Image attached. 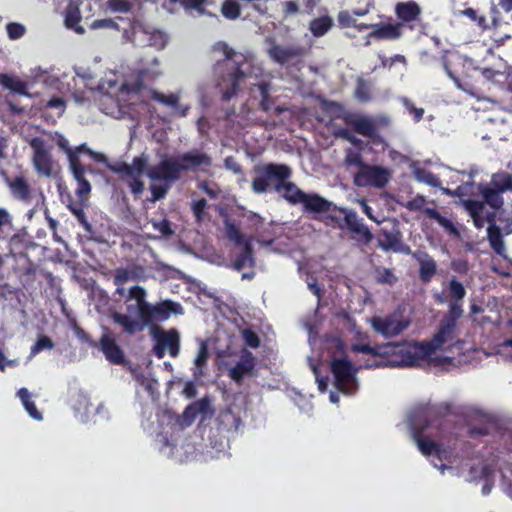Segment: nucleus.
Returning <instances> with one entry per match:
<instances>
[{"instance_id":"obj_1","label":"nucleus","mask_w":512,"mask_h":512,"mask_svg":"<svg viewBox=\"0 0 512 512\" xmlns=\"http://www.w3.org/2000/svg\"><path fill=\"white\" fill-rule=\"evenodd\" d=\"M146 290L138 285L129 289L127 301L135 300V305H128V312L136 310L138 319L119 312L112 314V320L120 325L123 331L129 335L144 330L146 326H153L157 322H164L172 315H182L184 310L180 303L166 299L155 304L146 300Z\"/></svg>"},{"instance_id":"obj_2","label":"nucleus","mask_w":512,"mask_h":512,"mask_svg":"<svg viewBox=\"0 0 512 512\" xmlns=\"http://www.w3.org/2000/svg\"><path fill=\"white\" fill-rule=\"evenodd\" d=\"M445 422V418L436 407L421 406L412 411L409 425L412 437L423 455H440L441 445L430 438L443 435Z\"/></svg>"},{"instance_id":"obj_3","label":"nucleus","mask_w":512,"mask_h":512,"mask_svg":"<svg viewBox=\"0 0 512 512\" xmlns=\"http://www.w3.org/2000/svg\"><path fill=\"white\" fill-rule=\"evenodd\" d=\"M212 164L211 157L198 150H192L178 156L162 158L156 165L149 167L147 176L152 181H159L173 185L179 181L182 174L188 171H196L201 166L209 167Z\"/></svg>"},{"instance_id":"obj_4","label":"nucleus","mask_w":512,"mask_h":512,"mask_svg":"<svg viewBox=\"0 0 512 512\" xmlns=\"http://www.w3.org/2000/svg\"><path fill=\"white\" fill-rule=\"evenodd\" d=\"M225 234L229 241L235 246L241 248V251L236 255L232 262V268L236 271H241L245 267L255 266V257L252 243L256 240L263 246H270L274 243L273 238H265L264 236L255 238L254 236H246L242 233L240 226L233 220H224Z\"/></svg>"},{"instance_id":"obj_5","label":"nucleus","mask_w":512,"mask_h":512,"mask_svg":"<svg viewBox=\"0 0 512 512\" xmlns=\"http://www.w3.org/2000/svg\"><path fill=\"white\" fill-rule=\"evenodd\" d=\"M254 173L251 188L256 194L266 193L271 186L276 191L278 185L292 177L291 167L283 163L270 162L256 165Z\"/></svg>"},{"instance_id":"obj_6","label":"nucleus","mask_w":512,"mask_h":512,"mask_svg":"<svg viewBox=\"0 0 512 512\" xmlns=\"http://www.w3.org/2000/svg\"><path fill=\"white\" fill-rule=\"evenodd\" d=\"M277 193H281L282 197L290 204H302L304 210L313 213L328 212L332 203L316 193L307 194L302 191L295 183L285 180L281 185L276 187Z\"/></svg>"},{"instance_id":"obj_7","label":"nucleus","mask_w":512,"mask_h":512,"mask_svg":"<svg viewBox=\"0 0 512 512\" xmlns=\"http://www.w3.org/2000/svg\"><path fill=\"white\" fill-rule=\"evenodd\" d=\"M340 117L355 133L367 137L369 139L367 144L380 147L382 150L388 146L372 118L349 111L344 112Z\"/></svg>"},{"instance_id":"obj_8","label":"nucleus","mask_w":512,"mask_h":512,"mask_svg":"<svg viewBox=\"0 0 512 512\" xmlns=\"http://www.w3.org/2000/svg\"><path fill=\"white\" fill-rule=\"evenodd\" d=\"M330 369L334 376L335 386L339 391L353 394L357 390L356 373L358 369L347 357L332 359Z\"/></svg>"},{"instance_id":"obj_9","label":"nucleus","mask_w":512,"mask_h":512,"mask_svg":"<svg viewBox=\"0 0 512 512\" xmlns=\"http://www.w3.org/2000/svg\"><path fill=\"white\" fill-rule=\"evenodd\" d=\"M151 335L155 340L152 352L157 359L164 358L166 351L173 358L179 355L180 334L176 329L164 330L157 325H153Z\"/></svg>"},{"instance_id":"obj_10","label":"nucleus","mask_w":512,"mask_h":512,"mask_svg":"<svg viewBox=\"0 0 512 512\" xmlns=\"http://www.w3.org/2000/svg\"><path fill=\"white\" fill-rule=\"evenodd\" d=\"M390 178L387 168L377 165L363 164L362 169L358 170L353 177L354 184L358 187L384 188Z\"/></svg>"},{"instance_id":"obj_11","label":"nucleus","mask_w":512,"mask_h":512,"mask_svg":"<svg viewBox=\"0 0 512 512\" xmlns=\"http://www.w3.org/2000/svg\"><path fill=\"white\" fill-rule=\"evenodd\" d=\"M431 355L425 342H414L399 350V360L395 362L402 367H420Z\"/></svg>"},{"instance_id":"obj_12","label":"nucleus","mask_w":512,"mask_h":512,"mask_svg":"<svg viewBox=\"0 0 512 512\" xmlns=\"http://www.w3.org/2000/svg\"><path fill=\"white\" fill-rule=\"evenodd\" d=\"M33 149V165L38 174L46 177L53 175L54 161L49 150L45 147L44 140L35 137L30 141Z\"/></svg>"},{"instance_id":"obj_13","label":"nucleus","mask_w":512,"mask_h":512,"mask_svg":"<svg viewBox=\"0 0 512 512\" xmlns=\"http://www.w3.org/2000/svg\"><path fill=\"white\" fill-rule=\"evenodd\" d=\"M410 322L397 314L386 317L375 316L371 319L373 329L386 338L394 337L402 333Z\"/></svg>"},{"instance_id":"obj_14","label":"nucleus","mask_w":512,"mask_h":512,"mask_svg":"<svg viewBox=\"0 0 512 512\" xmlns=\"http://www.w3.org/2000/svg\"><path fill=\"white\" fill-rule=\"evenodd\" d=\"M394 12L398 19V24H401L402 28L406 26L412 30L421 23L422 9L413 0L398 2L395 5Z\"/></svg>"},{"instance_id":"obj_15","label":"nucleus","mask_w":512,"mask_h":512,"mask_svg":"<svg viewBox=\"0 0 512 512\" xmlns=\"http://www.w3.org/2000/svg\"><path fill=\"white\" fill-rule=\"evenodd\" d=\"M97 347L111 364L122 365L125 363L123 350L117 344L115 337L107 329L97 343Z\"/></svg>"},{"instance_id":"obj_16","label":"nucleus","mask_w":512,"mask_h":512,"mask_svg":"<svg viewBox=\"0 0 512 512\" xmlns=\"http://www.w3.org/2000/svg\"><path fill=\"white\" fill-rule=\"evenodd\" d=\"M462 15L468 17L482 30L499 29L502 26V19L500 11L496 6H492L489 12L490 23L487 22L484 15H480L478 10L473 8H466L461 12Z\"/></svg>"},{"instance_id":"obj_17","label":"nucleus","mask_w":512,"mask_h":512,"mask_svg":"<svg viewBox=\"0 0 512 512\" xmlns=\"http://www.w3.org/2000/svg\"><path fill=\"white\" fill-rule=\"evenodd\" d=\"M457 336V326L441 320L436 333L429 341H424L427 347L434 354L437 350L441 349L444 344L453 341Z\"/></svg>"},{"instance_id":"obj_18","label":"nucleus","mask_w":512,"mask_h":512,"mask_svg":"<svg viewBox=\"0 0 512 512\" xmlns=\"http://www.w3.org/2000/svg\"><path fill=\"white\" fill-rule=\"evenodd\" d=\"M256 366V358L247 349H243L239 361L229 369V377L236 383H240L247 375H253Z\"/></svg>"},{"instance_id":"obj_19","label":"nucleus","mask_w":512,"mask_h":512,"mask_svg":"<svg viewBox=\"0 0 512 512\" xmlns=\"http://www.w3.org/2000/svg\"><path fill=\"white\" fill-rule=\"evenodd\" d=\"M268 54L273 61L284 65L292 59L303 57L306 54V49L302 46L282 47L278 44H273L268 49Z\"/></svg>"},{"instance_id":"obj_20","label":"nucleus","mask_w":512,"mask_h":512,"mask_svg":"<svg viewBox=\"0 0 512 512\" xmlns=\"http://www.w3.org/2000/svg\"><path fill=\"white\" fill-rule=\"evenodd\" d=\"M403 35V28L398 22L373 24L372 31L367 35L368 38L375 40H398Z\"/></svg>"},{"instance_id":"obj_21","label":"nucleus","mask_w":512,"mask_h":512,"mask_svg":"<svg viewBox=\"0 0 512 512\" xmlns=\"http://www.w3.org/2000/svg\"><path fill=\"white\" fill-rule=\"evenodd\" d=\"M378 246L384 251H402V233L395 224L391 230L382 228L379 232Z\"/></svg>"},{"instance_id":"obj_22","label":"nucleus","mask_w":512,"mask_h":512,"mask_svg":"<svg viewBox=\"0 0 512 512\" xmlns=\"http://www.w3.org/2000/svg\"><path fill=\"white\" fill-rule=\"evenodd\" d=\"M478 192L482 195L484 205H489L494 210H500L504 205L502 193L488 183L478 184Z\"/></svg>"},{"instance_id":"obj_23","label":"nucleus","mask_w":512,"mask_h":512,"mask_svg":"<svg viewBox=\"0 0 512 512\" xmlns=\"http://www.w3.org/2000/svg\"><path fill=\"white\" fill-rule=\"evenodd\" d=\"M8 186L14 198L29 202L31 200V187L24 176L7 179Z\"/></svg>"},{"instance_id":"obj_24","label":"nucleus","mask_w":512,"mask_h":512,"mask_svg":"<svg viewBox=\"0 0 512 512\" xmlns=\"http://www.w3.org/2000/svg\"><path fill=\"white\" fill-rule=\"evenodd\" d=\"M209 408L210 400L206 397L189 404L182 414L183 423L186 426H190L199 414H206Z\"/></svg>"},{"instance_id":"obj_25","label":"nucleus","mask_w":512,"mask_h":512,"mask_svg":"<svg viewBox=\"0 0 512 512\" xmlns=\"http://www.w3.org/2000/svg\"><path fill=\"white\" fill-rule=\"evenodd\" d=\"M415 257L419 262V279L423 283H429L437 273L435 260L427 253H422L421 256L415 255Z\"/></svg>"},{"instance_id":"obj_26","label":"nucleus","mask_w":512,"mask_h":512,"mask_svg":"<svg viewBox=\"0 0 512 512\" xmlns=\"http://www.w3.org/2000/svg\"><path fill=\"white\" fill-rule=\"evenodd\" d=\"M219 426L227 432H236L242 424L241 417L230 408L224 409L218 416Z\"/></svg>"},{"instance_id":"obj_27","label":"nucleus","mask_w":512,"mask_h":512,"mask_svg":"<svg viewBox=\"0 0 512 512\" xmlns=\"http://www.w3.org/2000/svg\"><path fill=\"white\" fill-rule=\"evenodd\" d=\"M0 85L16 94H28L26 82L13 75H8L5 73L0 74Z\"/></svg>"},{"instance_id":"obj_28","label":"nucleus","mask_w":512,"mask_h":512,"mask_svg":"<svg viewBox=\"0 0 512 512\" xmlns=\"http://www.w3.org/2000/svg\"><path fill=\"white\" fill-rule=\"evenodd\" d=\"M245 77V73L240 66H237L234 71L229 74L230 87L222 92V100L229 101L235 96L239 90L241 80Z\"/></svg>"},{"instance_id":"obj_29","label":"nucleus","mask_w":512,"mask_h":512,"mask_svg":"<svg viewBox=\"0 0 512 512\" xmlns=\"http://www.w3.org/2000/svg\"><path fill=\"white\" fill-rule=\"evenodd\" d=\"M333 26V19L328 16H320L310 21L309 30L314 37L324 36Z\"/></svg>"},{"instance_id":"obj_30","label":"nucleus","mask_w":512,"mask_h":512,"mask_svg":"<svg viewBox=\"0 0 512 512\" xmlns=\"http://www.w3.org/2000/svg\"><path fill=\"white\" fill-rule=\"evenodd\" d=\"M424 214L429 219L435 220L450 235H454V236L459 235V231L456 228V226L454 225V223L451 220L442 216L436 209L427 208L424 210Z\"/></svg>"},{"instance_id":"obj_31","label":"nucleus","mask_w":512,"mask_h":512,"mask_svg":"<svg viewBox=\"0 0 512 512\" xmlns=\"http://www.w3.org/2000/svg\"><path fill=\"white\" fill-rule=\"evenodd\" d=\"M487 237L491 248L501 256L505 257V244L501 234V230L497 225L488 226Z\"/></svg>"},{"instance_id":"obj_32","label":"nucleus","mask_w":512,"mask_h":512,"mask_svg":"<svg viewBox=\"0 0 512 512\" xmlns=\"http://www.w3.org/2000/svg\"><path fill=\"white\" fill-rule=\"evenodd\" d=\"M340 213L344 215V224L339 223L340 228H346L349 232L363 224V219L360 218L356 211L343 207H335Z\"/></svg>"},{"instance_id":"obj_33","label":"nucleus","mask_w":512,"mask_h":512,"mask_svg":"<svg viewBox=\"0 0 512 512\" xmlns=\"http://www.w3.org/2000/svg\"><path fill=\"white\" fill-rule=\"evenodd\" d=\"M489 184L502 194L512 191V175L507 172L494 173Z\"/></svg>"},{"instance_id":"obj_34","label":"nucleus","mask_w":512,"mask_h":512,"mask_svg":"<svg viewBox=\"0 0 512 512\" xmlns=\"http://www.w3.org/2000/svg\"><path fill=\"white\" fill-rule=\"evenodd\" d=\"M374 278L377 284L393 286L398 282V277L393 269L386 267H375Z\"/></svg>"},{"instance_id":"obj_35","label":"nucleus","mask_w":512,"mask_h":512,"mask_svg":"<svg viewBox=\"0 0 512 512\" xmlns=\"http://www.w3.org/2000/svg\"><path fill=\"white\" fill-rule=\"evenodd\" d=\"M494 474L495 470L490 464L470 468V475L474 480L494 481Z\"/></svg>"},{"instance_id":"obj_36","label":"nucleus","mask_w":512,"mask_h":512,"mask_svg":"<svg viewBox=\"0 0 512 512\" xmlns=\"http://www.w3.org/2000/svg\"><path fill=\"white\" fill-rule=\"evenodd\" d=\"M350 233L353 240L363 245H368L374 238L373 233L365 223L361 224Z\"/></svg>"},{"instance_id":"obj_37","label":"nucleus","mask_w":512,"mask_h":512,"mask_svg":"<svg viewBox=\"0 0 512 512\" xmlns=\"http://www.w3.org/2000/svg\"><path fill=\"white\" fill-rule=\"evenodd\" d=\"M81 21L80 10L75 5H69L65 12V25L70 29H76L77 31H83L81 27L77 28Z\"/></svg>"},{"instance_id":"obj_38","label":"nucleus","mask_w":512,"mask_h":512,"mask_svg":"<svg viewBox=\"0 0 512 512\" xmlns=\"http://www.w3.org/2000/svg\"><path fill=\"white\" fill-rule=\"evenodd\" d=\"M448 290H449V297L451 299L450 302H461L462 303V301L466 295V290H465L463 284L461 282H459L455 277H453L449 281Z\"/></svg>"},{"instance_id":"obj_39","label":"nucleus","mask_w":512,"mask_h":512,"mask_svg":"<svg viewBox=\"0 0 512 512\" xmlns=\"http://www.w3.org/2000/svg\"><path fill=\"white\" fill-rule=\"evenodd\" d=\"M222 15L229 20H235L240 17L241 7L233 0H225L221 5Z\"/></svg>"},{"instance_id":"obj_40","label":"nucleus","mask_w":512,"mask_h":512,"mask_svg":"<svg viewBox=\"0 0 512 512\" xmlns=\"http://www.w3.org/2000/svg\"><path fill=\"white\" fill-rule=\"evenodd\" d=\"M456 62H460V57L456 55L443 57V67L447 75L460 86V80L457 71L453 68Z\"/></svg>"},{"instance_id":"obj_41","label":"nucleus","mask_w":512,"mask_h":512,"mask_svg":"<svg viewBox=\"0 0 512 512\" xmlns=\"http://www.w3.org/2000/svg\"><path fill=\"white\" fill-rule=\"evenodd\" d=\"M85 203L86 202L70 200L67 204V208L76 217L80 224H82L83 226H88L86 214L83 209Z\"/></svg>"},{"instance_id":"obj_42","label":"nucleus","mask_w":512,"mask_h":512,"mask_svg":"<svg viewBox=\"0 0 512 512\" xmlns=\"http://www.w3.org/2000/svg\"><path fill=\"white\" fill-rule=\"evenodd\" d=\"M463 309L461 302H450L447 314L442 320L457 326V320L462 316Z\"/></svg>"},{"instance_id":"obj_43","label":"nucleus","mask_w":512,"mask_h":512,"mask_svg":"<svg viewBox=\"0 0 512 512\" xmlns=\"http://www.w3.org/2000/svg\"><path fill=\"white\" fill-rule=\"evenodd\" d=\"M68 161L74 179L77 182L81 180H86L85 173L87 169L85 166L82 165L80 158H78V156H71L70 160Z\"/></svg>"},{"instance_id":"obj_44","label":"nucleus","mask_w":512,"mask_h":512,"mask_svg":"<svg viewBox=\"0 0 512 512\" xmlns=\"http://www.w3.org/2000/svg\"><path fill=\"white\" fill-rule=\"evenodd\" d=\"M150 223L152 224L154 230L158 232L160 237H169L174 234V231L171 227V222L166 218L161 220L152 219Z\"/></svg>"},{"instance_id":"obj_45","label":"nucleus","mask_w":512,"mask_h":512,"mask_svg":"<svg viewBox=\"0 0 512 512\" xmlns=\"http://www.w3.org/2000/svg\"><path fill=\"white\" fill-rule=\"evenodd\" d=\"M327 350L332 352L333 358L340 356L339 358L345 357V343L339 337H332L327 340Z\"/></svg>"},{"instance_id":"obj_46","label":"nucleus","mask_w":512,"mask_h":512,"mask_svg":"<svg viewBox=\"0 0 512 512\" xmlns=\"http://www.w3.org/2000/svg\"><path fill=\"white\" fill-rule=\"evenodd\" d=\"M344 163L347 167H358V170L362 169L363 161L361 153L353 149H348L345 154Z\"/></svg>"},{"instance_id":"obj_47","label":"nucleus","mask_w":512,"mask_h":512,"mask_svg":"<svg viewBox=\"0 0 512 512\" xmlns=\"http://www.w3.org/2000/svg\"><path fill=\"white\" fill-rule=\"evenodd\" d=\"M54 348V342L46 335L38 337L35 344L31 347V356H35L43 350H50Z\"/></svg>"},{"instance_id":"obj_48","label":"nucleus","mask_w":512,"mask_h":512,"mask_svg":"<svg viewBox=\"0 0 512 512\" xmlns=\"http://www.w3.org/2000/svg\"><path fill=\"white\" fill-rule=\"evenodd\" d=\"M208 357H209L208 347L205 342H202L199 347L196 358L194 360V364H195L196 368L198 369V372L194 373L195 375L202 374V368L206 365Z\"/></svg>"},{"instance_id":"obj_49","label":"nucleus","mask_w":512,"mask_h":512,"mask_svg":"<svg viewBox=\"0 0 512 512\" xmlns=\"http://www.w3.org/2000/svg\"><path fill=\"white\" fill-rule=\"evenodd\" d=\"M171 184L164 183L160 185L152 184L150 185V191H151V202H156L161 199H164L171 188Z\"/></svg>"},{"instance_id":"obj_50","label":"nucleus","mask_w":512,"mask_h":512,"mask_svg":"<svg viewBox=\"0 0 512 512\" xmlns=\"http://www.w3.org/2000/svg\"><path fill=\"white\" fill-rule=\"evenodd\" d=\"M151 97L153 100L170 107H176L179 102V98L175 94L164 95L160 92L152 91Z\"/></svg>"},{"instance_id":"obj_51","label":"nucleus","mask_w":512,"mask_h":512,"mask_svg":"<svg viewBox=\"0 0 512 512\" xmlns=\"http://www.w3.org/2000/svg\"><path fill=\"white\" fill-rule=\"evenodd\" d=\"M463 206L470 216H477L481 214L485 208L484 202L473 199L464 200Z\"/></svg>"},{"instance_id":"obj_52","label":"nucleus","mask_w":512,"mask_h":512,"mask_svg":"<svg viewBox=\"0 0 512 512\" xmlns=\"http://www.w3.org/2000/svg\"><path fill=\"white\" fill-rule=\"evenodd\" d=\"M90 192L91 185L87 179L77 182L75 193L78 197V201L86 202L89 198Z\"/></svg>"},{"instance_id":"obj_53","label":"nucleus","mask_w":512,"mask_h":512,"mask_svg":"<svg viewBox=\"0 0 512 512\" xmlns=\"http://www.w3.org/2000/svg\"><path fill=\"white\" fill-rule=\"evenodd\" d=\"M107 7L112 12L127 13L131 10V3L127 0H108Z\"/></svg>"},{"instance_id":"obj_54","label":"nucleus","mask_w":512,"mask_h":512,"mask_svg":"<svg viewBox=\"0 0 512 512\" xmlns=\"http://www.w3.org/2000/svg\"><path fill=\"white\" fill-rule=\"evenodd\" d=\"M353 352L364 353L372 356H380L382 354L380 346H371L369 344H353L351 347Z\"/></svg>"},{"instance_id":"obj_55","label":"nucleus","mask_w":512,"mask_h":512,"mask_svg":"<svg viewBox=\"0 0 512 512\" xmlns=\"http://www.w3.org/2000/svg\"><path fill=\"white\" fill-rule=\"evenodd\" d=\"M6 30L9 38L12 40L19 39L25 34V27L22 24L16 22L8 23Z\"/></svg>"},{"instance_id":"obj_56","label":"nucleus","mask_w":512,"mask_h":512,"mask_svg":"<svg viewBox=\"0 0 512 512\" xmlns=\"http://www.w3.org/2000/svg\"><path fill=\"white\" fill-rule=\"evenodd\" d=\"M132 167L136 175L141 176L144 172L147 173L148 168V159L146 156L141 155L137 156L132 161Z\"/></svg>"},{"instance_id":"obj_57","label":"nucleus","mask_w":512,"mask_h":512,"mask_svg":"<svg viewBox=\"0 0 512 512\" xmlns=\"http://www.w3.org/2000/svg\"><path fill=\"white\" fill-rule=\"evenodd\" d=\"M126 183L134 196H139L140 194L143 193L144 182L140 179V176L135 175L130 179H127Z\"/></svg>"},{"instance_id":"obj_58","label":"nucleus","mask_w":512,"mask_h":512,"mask_svg":"<svg viewBox=\"0 0 512 512\" xmlns=\"http://www.w3.org/2000/svg\"><path fill=\"white\" fill-rule=\"evenodd\" d=\"M426 198L423 195H417L406 203V208L410 211H421L424 213Z\"/></svg>"},{"instance_id":"obj_59","label":"nucleus","mask_w":512,"mask_h":512,"mask_svg":"<svg viewBox=\"0 0 512 512\" xmlns=\"http://www.w3.org/2000/svg\"><path fill=\"white\" fill-rule=\"evenodd\" d=\"M171 3H179L186 9H195L200 13H204L203 5L206 0H170Z\"/></svg>"},{"instance_id":"obj_60","label":"nucleus","mask_w":512,"mask_h":512,"mask_svg":"<svg viewBox=\"0 0 512 512\" xmlns=\"http://www.w3.org/2000/svg\"><path fill=\"white\" fill-rule=\"evenodd\" d=\"M55 142L60 149L66 152L68 160H70L71 156H77V152L73 151L69 146L68 140L62 134H55Z\"/></svg>"},{"instance_id":"obj_61","label":"nucleus","mask_w":512,"mask_h":512,"mask_svg":"<svg viewBox=\"0 0 512 512\" xmlns=\"http://www.w3.org/2000/svg\"><path fill=\"white\" fill-rule=\"evenodd\" d=\"M213 50L223 53L225 61L231 60L236 54V52L223 41L216 42L213 45Z\"/></svg>"},{"instance_id":"obj_62","label":"nucleus","mask_w":512,"mask_h":512,"mask_svg":"<svg viewBox=\"0 0 512 512\" xmlns=\"http://www.w3.org/2000/svg\"><path fill=\"white\" fill-rule=\"evenodd\" d=\"M243 339L245 343L251 348H258L260 346L259 336L250 329L244 330Z\"/></svg>"},{"instance_id":"obj_63","label":"nucleus","mask_w":512,"mask_h":512,"mask_svg":"<svg viewBox=\"0 0 512 512\" xmlns=\"http://www.w3.org/2000/svg\"><path fill=\"white\" fill-rule=\"evenodd\" d=\"M451 268L458 274L466 275L469 272V263L466 259H457L453 260L451 263Z\"/></svg>"},{"instance_id":"obj_64","label":"nucleus","mask_w":512,"mask_h":512,"mask_svg":"<svg viewBox=\"0 0 512 512\" xmlns=\"http://www.w3.org/2000/svg\"><path fill=\"white\" fill-rule=\"evenodd\" d=\"M338 22L341 27L356 26V19L348 11H341L338 14Z\"/></svg>"}]
</instances>
